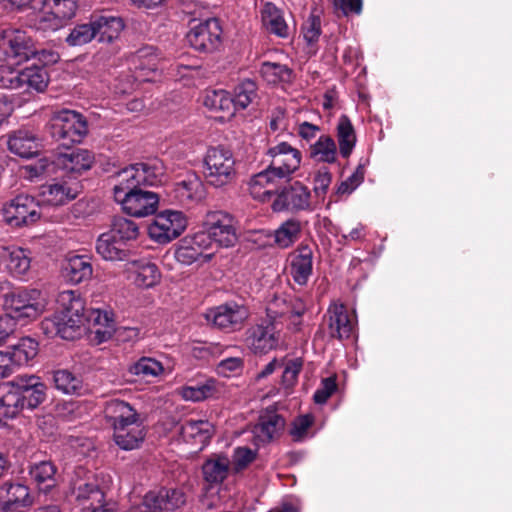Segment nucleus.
<instances>
[{
	"label": "nucleus",
	"instance_id": "nucleus-60",
	"mask_svg": "<svg viewBox=\"0 0 512 512\" xmlns=\"http://www.w3.org/2000/svg\"><path fill=\"white\" fill-rule=\"evenodd\" d=\"M78 0H49L48 7L66 23L76 15Z\"/></svg>",
	"mask_w": 512,
	"mask_h": 512
},
{
	"label": "nucleus",
	"instance_id": "nucleus-63",
	"mask_svg": "<svg viewBox=\"0 0 512 512\" xmlns=\"http://www.w3.org/2000/svg\"><path fill=\"white\" fill-rule=\"evenodd\" d=\"M302 34L304 40L309 44L313 45L316 43L321 34V22L317 16H310L307 21L303 24Z\"/></svg>",
	"mask_w": 512,
	"mask_h": 512
},
{
	"label": "nucleus",
	"instance_id": "nucleus-7",
	"mask_svg": "<svg viewBox=\"0 0 512 512\" xmlns=\"http://www.w3.org/2000/svg\"><path fill=\"white\" fill-rule=\"evenodd\" d=\"M187 227L185 215L176 210H164L154 216L147 227L152 241L164 245L178 238Z\"/></svg>",
	"mask_w": 512,
	"mask_h": 512
},
{
	"label": "nucleus",
	"instance_id": "nucleus-21",
	"mask_svg": "<svg viewBox=\"0 0 512 512\" xmlns=\"http://www.w3.org/2000/svg\"><path fill=\"white\" fill-rule=\"evenodd\" d=\"M24 396L21 394L15 379L6 383L1 389L0 395V427L7 420L15 418L24 409Z\"/></svg>",
	"mask_w": 512,
	"mask_h": 512
},
{
	"label": "nucleus",
	"instance_id": "nucleus-12",
	"mask_svg": "<svg viewBox=\"0 0 512 512\" xmlns=\"http://www.w3.org/2000/svg\"><path fill=\"white\" fill-rule=\"evenodd\" d=\"M0 47L8 58L15 59L17 63L26 61L37 54L32 38L25 31L16 28L2 31Z\"/></svg>",
	"mask_w": 512,
	"mask_h": 512
},
{
	"label": "nucleus",
	"instance_id": "nucleus-59",
	"mask_svg": "<svg viewBox=\"0 0 512 512\" xmlns=\"http://www.w3.org/2000/svg\"><path fill=\"white\" fill-rule=\"evenodd\" d=\"M176 259L186 265H189L195 261L203 258L202 252L189 242V237L182 240L180 246L175 252Z\"/></svg>",
	"mask_w": 512,
	"mask_h": 512
},
{
	"label": "nucleus",
	"instance_id": "nucleus-20",
	"mask_svg": "<svg viewBox=\"0 0 512 512\" xmlns=\"http://www.w3.org/2000/svg\"><path fill=\"white\" fill-rule=\"evenodd\" d=\"M32 504L29 489L22 483H5L0 488V512H20Z\"/></svg>",
	"mask_w": 512,
	"mask_h": 512
},
{
	"label": "nucleus",
	"instance_id": "nucleus-19",
	"mask_svg": "<svg viewBox=\"0 0 512 512\" xmlns=\"http://www.w3.org/2000/svg\"><path fill=\"white\" fill-rule=\"evenodd\" d=\"M124 271L127 274V279L139 288H152L161 279V273L157 265L146 259L127 262Z\"/></svg>",
	"mask_w": 512,
	"mask_h": 512
},
{
	"label": "nucleus",
	"instance_id": "nucleus-14",
	"mask_svg": "<svg viewBox=\"0 0 512 512\" xmlns=\"http://www.w3.org/2000/svg\"><path fill=\"white\" fill-rule=\"evenodd\" d=\"M204 227L207 228L214 240L216 247H231L237 242V234L233 219L221 211L209 212L204 220Z\"/></svg>",
	"mask_w": 512,
	"mask_h": 512
},
{
	"label": "nucleus",
	"instance_id": "nucleus-53",
	"mask_svg": "<svg viewBox=\"0 0 512 512\" xmlns=\"http://www.w3.org/2000/svg\"><path fill=\"white\" fill-rule=\"evenodd\" d=\"M108 233L124 245L126 241L136 239L138 236V226L134 221L120 217L114 220L112 228Z\"/></svg>",
	"mask_w": 512,
	"mask_h": 512
},
{
	"label": "nucleus",
	"instance_id": "nucleus-11",
	"mask_svg": "<svg viewBox=\"0 0 512 512\" xmlns=\"http://www.w3.org/2000/svg\"><path fill=\"white\" fill-rule=\"evenodd\" d=\"M222 29L216 18H207L191 26L187 41L200 52H212L220 44Z\"/></svg>",
	"mask_w": 512,
	"mask_h": 512
},
{
	"label": "nucleus",
	"instance_id": "nucleus-52",
	"mask_svg": "<svg viewBox=\"0 0 512 512\" xmlns=\"http://www.w3.org/2000/svg\"><path fill=\"white\" fill-rule=\"evenodd\" d=\"M94 38H96L95 30L90 20L88 23L77 24L71 28L65 42L68 46L77 47L90 43Z\"/></svg>",
	"mask_w": 512,
	"mask_h": 512
},
{
	"label": "nucleus",
	"instance_id": "nucleus-55",
	"mask_svg": "<svg viewBox=\"0 0 512 512\" xmlns=\"http://www.w3.org/2000/svg\"><path fill=\"white\" fill-rule=\"evenodd\" d=\"M214 381L209 380L197 386H184L178 389V394L185 400L201 401L214 393Z\"/></svg>",
	"mask_w": 512,
	"mask_h": 512
},
{
	"label": "nucleus",
	"instance_id": "nucleus-31",
	"mask_svg": "<svg viewBox=\"0 0 512 512\" xmlns=\"http://www.w3.org/2000/svg\"><path fill=\"white\" fill-rule=\"evenodd\" d=\"M280 179L267 167L265 170L253 175L249 182L250 195L261 202L270 199L277 188Z\"/></svg>",
	"mask_w": 512,
	"mask_h": 512
},
{
	"label": "nucleus",
	"instance_id": "nucleus-61",
	"mask_svg": "<svg viewBox=\"0 0 512 512\" xmlns=\"http://www.w3.org/2000/svg\"><path fill=\"white\" fill-rule=\"evenodd\" d=\"M313 416L306 414L295 418L291 424L290 435L294 441H303L308 437L309 429L313 424Z\"/></svg>",
	"mask_w": 512,
	"mask_h": 512
},
{
	"label": "nucleus",
	"instance_id": "nucleus-5",
	"mask_svg": "<svg viewBox=\"0 0 512 512\" xmlns=\"http://www.w3.org/2000/svg\"><path fill=\"white\" fill-rule=\"evenodd\" d=\"M203 175L207 183L214 187L231 183L236 176L232 152L223 147L209 148L203 160Z\"/></svg>",
	"mask_w": 512,
	"mask_h": 512
},
{
	"label": "nucleus",
	"instance_id": "nucleus-45",
	"mask_svg": "<svg viewBox=\"0 0 512 512\" xmlns=\"http://www.w3.org/2000/svg\"><path fill=\"white\" fill-rule=\"evenodd\" d=\"M21 77V89L26 91L32 89L42 92L47 87L49 81L46 69L38 66L23 69Z\"/></svg>",
	"mask_w": 512,
	"mask_h": 512
},
{
	"label": "nucleus",
	"instance_id": "nucleus-25",
	"mask_svg": "<svg viewBox=\"0 0 512 512\" xmlns=\"http://www.w3.org/2000/svg\"><path fill=\"white\" fill-rule=\"evenodd\" d=\"M213 431V425L207 420H187L180 428L182 439L199 450L209 442Z\"/></svg>",
	"mask_w": 512,
	"mask_h": 512
},
{
	"label": "nucleus",
	"instance_id": "nucleus-34",
	"mask_svg": "<svg viewBox=\"0 0 512 512\" xmlns=\"http://www.w3.org/2000/svg\"><path fill=\"white\" fill-rule=\"evenodd\" d=\"M9 150L20 157L30 158L37 154L39 149L38 138L29 130L20 129L9 136Z\"/></svg>",
	"mask_w": 512,
	"mask_h": 512
},
{
	"label": "nucleus",
	"instance_id": "nucleus-46",
	"mask_svg": "<svg viewBox=\"0 0 512 512\" xmlns=\"http://www.w3.org/2000/svg\"><path fill=\"white\" fill-rule=\"evenodd\" d=\"M9 352L17 368L26 365L38 353V343L30 338L24 337L17 344L11 346Z\"/></svg>",
	"mask_w": 512,
	"mask_h": 512
},
{
	"label": "nucleus",
	"instance_id": "nucleus-48",
	"mask_svg": "<svg viewBox=\"0 0 512 512\" xmlns=\"http://www.w3.org/2000/svg\"><path fill=\"white\" fill-rule=\"evenodd\" d=\"M138 64L135 66L137 70L136 77L141 81H150L152 78L149 76L155 73L158 69V58L152 47H146L138 51L137 56Z\"/></svg>",
	"mask_w": 512,
	"mask_h": 512
},
{
	"label": "nucleus",
	"instance_id": "nucleus-22",
	"mask_svg": "<svg viewBox=\"0 0 512 512\" xmlns=\"http://www.w3.org/2000/svg\"><path fill=\"white\" fill-rule=\"evenodd\" d=\"M313 271V251L307 246H300L289 255V272L293 280L306 285Z\"/></svg>",
	"mask_w": 512,
	"mask_h": 512
},
{
	"label": "nucleus",
	"instance_id": "nucleus-1",
	"mask_svg": "<svg viewBox=\"0 0 512 512\" xmlns=\"http://www.w3.org/2000/svg\"><path fill=\"white\" fill-rule=\"evenodd\" d=\"M58 303L60 311L41 323V329L48 337L59 336L65 340H73L81 334L86 323L95 327L92 340L98 344L113 336L115 319L110 309H85L84 300L72 290L61 292Z\"/></svg>",
	"mask_w": 512,
	"mask_h": 512
},
{
	"label": "nucleus",
	"instance_id": "nucleus-15",
	"mask_svg": "<svg viewBox=\"0 0 512 512\" xmlns=\"http://www.w3.org/2000/svg\"><path fill=\"white\" fill-rule=\"evenodd\" d=\"M185 503V495L179 489L161 488L158 491L148 492L143 503L131 510V512H161L162 510H174Z\"/></svg>",
	"mask_w": 512,
	"mask_h": 512
},
{
	"label": "nucleus",
	"instance_id": "nucleus-6",
	"mask_svg": "<svg viewBox=\"0 0 512 512\" xmlns=\"http://www.w3.org/2000/svg\"><path fill=\"white\" fill-rule=\"evenodd\" d=\"M94 161L93 155L88 150L78 149L69 154H60L54 162L47 159H39L37 162L27 165L25 169L30 172V177H38L44 173H50L56 166L74 176L89 170Z\"/></svg>",
	"mask_w": 512,
	"mask_h": 512
},
{
	"label": "nucleus",
	"instance_id": "nucleus-40",
	"mask_svg": "<svg viewBox=\"0 0 512 512\" xmlns=\"http://www.w3.org/2000/svg\"><path fill=\"white\" fill-rule=\"evenodd\" d=\"M7 251L6 267L14 277L26 275L31 267V251L22 247H10Z\"/></svg>",
	"mask_w": 512,
	"mask_h": 512
},
{
	"label": "nucleus",
	"instance_id": "nucleus-18",
	"mask_svg": "<svg viewBox=\"0 0 512 512\" xmlns=\"http://www.w3.org/2000/svg\"><path fill=\"white\" fill-rule=\"evenodd\" d=\"M84 469L79 468L75 471V477L71 480L69 493L75 502L82 509H89L94 504H100L103 501L104 494L96 484L90 482Z\"/></svg>",
	"mask_w": 512,
	"mask_h": 512
},
{
	"label": "nucleus",
	"instance_id": "nucleus-62",
	"mask_svg": "<svg viewBox=\"0 0 512 512\" xmlns=\"http://www.w3.org/2000/svg\"><path fill=\"white\" fill-rule=\"evenodd\" d=\"M21 75L22 70L14 69L10 65H1L0 86L8 89H21Z\"/></svg>",
	"mask_w": 512,
	"mask_h": 512
},
{
	"label": "nucleus",
	"instance_id": "nucleus-51",
	"mask_svg": "<svg viewBox=\"0 0 512 512\" xmlns=\"http://www.w3.org/2000/svg\"><path fill=\"white\" fill-rule=\"evenodd\" d=\"M257 97V86L252 80H244L239 83L232 96L235 112L238 109H245Z\"/></svg>",
	"mask_w": 512,
	"mask_h": 512
},
{
	"label": "nucleus",
	"instance_id": "nucleus-35",
	"mask_svg": "<svg viewBox=\"0 0 512 512\" xmlns=\"http://www.w3.org/2000/svg\"><path fill=\"white\" fill-rule=\"evenodd\" d=\"M339 150L335 140L328 134H321L309 147V158L317 163L334 164Z\"/></svg>",
	"mask_w": 512,
	"mask_h": 512
},
{
	"label": "nucleus",
	"instance_id": "nucleus-49",
	"mask_svg": "<svg viewBox=\"0 0 512 512\" xmlns=\"http://www.w3.org/2000/svg\"><path fill=\"white\" fill-rule=\"evenodd\" d=\"M53 383L57 390L68 395L80 394L83 388L82 379L65 369L53 372Z\"/></svg>",
	"mask_w": 512,
	"mask_h": 512
},
{
	"label": "nucleus",
	"instance_id": "nucleus-58",
	"mask_svg": "<svg viewBox=\"0 0 512 512\" xmlns=\"http://www.w3.org/2000/svg\"><path fill=\"white\" fill-rule=\"evenodd\" d=\"M244 360L242 356H230L222 359L216 366V372L223 377H235L242 373Z\"/></svg>",
	"mask_w": 512,
	"mask_h": 512
},
{
	"label": "nucleus",
	"instance_id": "nucleus-4",
	"mask_svg": "<svg viewBox=\"0 0 512 512\" xmlns=\"http://www.w3.org/2000/svg\"><path fill=\"white\" fill-rule=\"evenodd\" d=\"M88 132L86 119L73 110L56 112L49 121L51 137L64 147L80 143Z\"/></svg>",
	"mask_w": 512,
	"mask_h": 512
},
{
	"label": "nucleus",
	"instance_id": "nucleus-2",
	"mask_svg": "<svg viewBox=\"0 0 512 512\" xmlns=\"http://www.w3.org/2000/svg\"><path fill=\"white\" fill-rule=\"evenodd\" d=\"M47 300L38 289H18L3 296V310L20 326L36 320L46 309Z\"/></svg>",
	"mask_w": 512,
	"mask_h": 512
},
{
	"label": "nucleus",
	"instance_id": "nucleus-17",
	"mask_svg": "<svg viewBox=\"0 0 512 512\" xmlns=\"http://www.w3.org/2000/svg\"><path fill=\"white\" fill-rule=\"evenodd\" d=\"M267 315L275 320L278 317L287 316L293 329L297 330L301 324V316L306 311L305 303L298 298H289L286 295H274L268 300Z\"/></svg>",
	"mask_w": 512,
	"mask_h": 512
},
{
	"label": "nucleus",
	"instance_id": "nucleus-16",
	"mask_svg": "<svg viewBox=\"0 0 512 512\" xmlns=\"http://www.w3.org/2000/svg\"><path fill=\"white\" fill-rule=\"evenodd\" d=\"M205 318L220 329L233 331L240 328L248 318V310L243 305L230 302L210 309Z\"/></svg>",
	"mask_w": 512,
	"mask_h": 512
},
{
	"label": "nucleus",
	"instance_id": "nucleus-27",
	"mask_svg": "<svg viewBox=\"0 0 512 512\" xmlns=\"http://www.w3.org/2000/svg\"><path fill=\"white\" fill-rule=\"evenodd\" d=\"M284 426L285 421L282 416L273 411H267L260 416L253 428V434L257 443H268L280 434Z\"/></svg>",
	"mask_w": 512,
	"mask_h": 512
},
{
	"label": "nucleus",
	"instance_id": "nucleus-8",
	"mask_svg": "<svg viewBox=\"0 0 512 512\" xmlns=\"http://www.w3.org/2000/svg\"><path fill=\"white\" fill-rule=\"evenodd\" d=\"M166 168L160 159L137 163L119 171L116 181L137 186H157L166 181Z\"/></svg>",
	"mask_w": 512,
	"mask_h": 512
},
{
	"label": "nucleus",
	"instance_id": "nucleus-38",
	"mask_svg": "<svg viewBox=\"0 0 512 512\" xmlns=\"http://www.w3.org/2000/svg\"><path fill=\"white\" fill-rule=\"evenodd\" d=\"M96 251L103 259L109 261H123L128 256V252L122 242L115 237L113 238L107 232L98 237Z\"/></svg>",
	"mask_w": 512,
	"mask_h": 512
},
{
	"label": "nucleus",
	"instance_id": "nucleus-13",
	"mask_svg": "<svg viewBox=\"0 0 512 512\" xmlns=\"http://www.w3.org/2000/svg\"><path fill=\"white\" fill-rule=\"evenodd\" d=\"M272 209L275 212L284 210L292 212L312 211L311 191L304 184L296 181L277 195L273 201Z\"/></svg>",
	"mask_w": 512,
	"mask_h": 512
},
{
	"label": "nucleus",
	"instance_id": "nucleus-42",
	"mask_svg": "<svg viewBox=\"0 0 512 512\" xmlns=\"http://www.w3.org/2000/svg\"><path fill=\"white\" fill-rule=\"evenodd\" d=\"M230 460L227 456L216 455L208 459L203 465V474L207 482L219 484L223 482L229 471Z\"/></svg>",
	"mask_w": 512,
	"mask_h": 512
},
{
	"label": "nucleus",
	"instance_id": "nucleus-56",
	"mask_svg": "<svg viewBox=\"0 0 512 512\" xmlns=\"http://www.w3.org/2000/svg\"><path fill=\"white\" fill-rule=\"evenodd\" d=\"M164 371L163 365L149 357L140 358L132 367L131 372L142 377H157Z\"/></svg>",
	"mask_w": 512,
	"mask_h": 512
},
{
	"label": "nucleus",
	"instance_id": "nucleus-41",
	"mask_svg": "<svg viewBox=\"0 0 512 512\" xmlns=\"http://www.w3.org/2000/svg\"><path fill=\"white\" fill-rule=\"evenodd\" d=\"M261 15L264 25L270 32L283 38L288 36V25L283 17L281 10L277 8L273 3H265L263 5Z\"/></svg>",
	"mask_w": 512,
	"mask_h": 512
},
{
	"label": "nucleus",
	"instance_id": "nucleus-39",
	"mask_svg": "<svg viewBox=\"0 0 512 512\" xmlns=\"http://www.w3.org/2000/svg\"><path fill=\"white\" fill-rule=\"evenodd\" d=\"M56 466L50 461L34 463L29 468V475L39 490L48 492L56 485Z\"/></svg>",
	"mask_w": 512,
	"mask_h": 512
},
{
	"label": "nucleus",
	"instance_id": "nucleus-36",
	"mask_svg": "<svg viewBox=\"0 0 512 512\" xmlns=\"http://www.w3.org/2000/svg\"><path fill=\"white\" fill-rule=\"evenodd\" d=\"M335 132L339 154L342 158L348 159L352 154L357 142L354 126L348 116L341 115L339 117L335 127Z\"/></svg>",
	"mask_w": 512,
	"mask_h": 512
},
{
	"label": "nucleus",
	"instance_id": "nucleus-10",
	"mask_svg": "<svg viewBox=\"0 0 512 512\" xmlns=\"http://www.w3.org/2000/svg\"><path fill=\"white\" fill-rule=\"evenodd\" d=\"M3 214L10 225L33 224L41 217L40 201L27 194L17 195L4 206Z\"/></svg>",
	"mask_w": 512,
	"mask_h": 512
},
{
	"label": "nucleus",
	"instance_id": "nucleus-29",
	"mask_svg": "<svg viewBox=\"0 0 512 512\" xmlns=\"http://www.w3.org/2000/svg\"><path fill=\"white\" fill-rule=\"evenodd\" d=\"M114 429V441L123 450H133L139 447L144 439V429L138 420L118 425Z\"/></svg>",
	"mask_w": 512,
	"mask_h": 512
},
{
	"label": "nucleus",
	"instance_id": "nucleus-26",
	"mask_svg": "<svg viewBox=\"0 0 512 512\" xmlns=\"http://www.w3.org/2000/svg\"><path fill=\"white\" fill-rule=\"evenodd\" d=\"M80 186L78 183H54L43 186L41 188L40 202L58 206L63 205L67 201L73 200L79 193Z\"/></svg>",
	"mask_w": 512,
	"mask_h": 512
},
{
	"label": "nucleus",
	"instance_id": "nucleus-33",
	"mask_svg": "<svg viewBox=\"0 0 512 512\" xmlns=\"http://www.w3.org/2000/svg\"><path fill=\"white\" fill-rule=\"evenodd\" d=\"M174 198L182 205H188L191 202L199 201L204 196V187L200 178L191 173L179 182L173 188Z\"/></svg>",
	"mask_w": 512,
	"mask_h": 512
},
{
	"label": "nucleus",
	"instance_id": "nucleus-47",
	"mask_svg": "<svg viewBox=\"0 0 512 512\" xmlns=\"http://www.w3.org/2000/svg\"><path fill=\"white\" fill-rule=\"evenodd\" d=\"M30 26L42 33L55 32L64 27L62 21L49 7L47 10H41L32 16L29 20Z\"/></svg>",
	"mask_w": 512,
	"mask_h": 512
},
{
	"label": "nucleus",
	"instance_id": "nucleus-9",
	"mask_svg": "<svg viewBox=\"0 0 512 512\" xmlns=\"http://www.w3.org/2000/svg\"><path fill=\"white\" fill-rule=\"evenodd\" d=\"M267 155L271 158L268 168L280 179L289 180L300 168L302 153L287 142L271 146Z\"/></svg>",
	"mask_w": 512,
	"mask_h": 512
},
{
	"label": "nucleus",
	"instance_id": "nucleus-30",
	"mask_svg": "<svg viewBox=\"0 0 512 512\" xmlns=\"http://www.w3.org/2000/svg\"><path fill=\"white\" fill-rule=\"evenodd\" d=\"M302 222L297 218H290L282 222L277 229L267 232V237L273 238V244L280 249H287L294 245L301 237Z\"/></svg>",
	"mask_w": 512,
	"mask_h": 512
},
{
	"label": "nucleus",
	"instance_id": "nucleus-43",
	"mask_svg": "<svg viewBox=\"0 0 512 512\" xmlns=\"http://www.w3.org/2000/svg\"><path fill=\"white\" fill-rule=\"evenodd\" d=\"M105 416L113 428L129 421L138 420L135 410L126 402L120 400L110 401L105 408Z\"/></svg>",
	"mask_w": 512,
	"mask_h": 512
},
{
	"label": "nucleus",
	"instance_id": "nucleus-37",
	"mask_svg": "<svg viewBox=\"0 0 512 512\" xmlns=\"http://www.w3.org/2000/svg\"><path fill=\"white\" fill-rule=\"evenodd\" d=\"M247 345L255 353H266L277 346V338L268 327L255 326L248 331Z\"/></svg>",
	"mask_w": 512,
	"mask_h": 512
},
{
	"label": "nucleus",
	"instance_id": "nucleus-50",
	"mask_svg": "<svg viewBox=\"0 0 512 512\" xmlns=\"http://www.w3.org/2000/svg\"><path fill=\"white\" fill-rule=\"evenodd\" d=\"M263 78L271 84H288L294 78L293 71L286 65L264 62L260 69Z\"/></svg>",
	"mask_w": 512,
	"mask_h": 512
},
{
	"label": "nucleus",
	"instance_id": "nucleus-24",
	"mask_svg": "<svg viewBox=\"0 0 512 512\" xmlns=\"http://www.w3.org/2000/svg\"><path fill=\"white\" fill-rule=\"evenodd\" d=\"M328 326L331 337L338 339L349 338L354 329V323L350 319L347 309L343 304L333 303L327 311Z\"/></svg>",
	"mask_w": 512,
	"mask_h": 512
},
{
	"label": "nucleus",
	"instance_id": "nucleus-32",
	"mask_svg": "<svg viewBox=\"0 0 512 512\" xmlns=\"http://www.w3.org/2000/svg\"><path fill=\"white\" fill-rule=\"evenodd\" d=\"M63 277L72 284H79L91 278L93 273L90 258L87 255L67 257L62 268Z\"/></svg>",
	"mask_w": 512,
	"mask_h": 512
},
{
	"label": "nucleus",
	"instance_id": "nucleus-28",
	"mask_svg": "<svg viewBox=\"0 0 512 512\" xmlns=\"http://www.w3.org/2000/svg\"><path fill=\"white\" fill-rule=\"evenodd\" d=\"M91 21L99 42L111 43L124 29L122 18L109 14L92 16Z\"/></svg>",
	"mask_w": 512,
	"mask_h": 512
},
{
	"label": "nucleus",
	"instance_id": "nucleus-44",
	"mask_svg": "<svg viewBox=\"0 0 512 512\" xmlns=\"http://www.w3.org/2000/svg\"><path fill=\"white\" fill-rule=\"evenodd\" d=\"M203 104L210 110L223 112L227 117L235 114L232 96L225 90L207 91Z\"/></svg>",
	"mask_w": 512,
	"mask_h": 512
},
{
	"label": "nucleus",
	"instance_id": "nucleus-57",
	"mask_svg": "<svg viewBox=\"0 0 512 512\" xmlns=\"http://www.w3.org/2000/svg\"><path fill=\"white\" fill-rule=\"evenodd\" d=\"M302 366L303 362L300 358L282 359V384L285 388L289 389L296 383Z\"/></svg>",
	"mask_w": 512,
	"mask_h": 512
},
{
	"label": "nucleus",
	"instance_id": "nucleus-3",
	"mask_svg": "<svg viewBox=\"0 0 512 512\" xmlns=\"http://www.w3.org/2000/svg\"><path fill=\"white\" fill-rule=\"evenodd\" d=\"M113 191L115 200L131 216L145 217L158 208L159 196L155 192L141 190L137 185L116 181Z\"/></svg>",
	"mask_w": 512,
	"mask_h": 512
},
{
	"label": "nucleus",
	"instance_id": "nucleus-54",
	"mask_svg": "<svg viewBox=\"0 0 512 512\" xmlns=\"http://www.w3.org/2000/svg\"><path fill=\"white\" fill-rule=\"evenodd\" d=\"M189 242L192 245H195L200 250V252H202L204 261L210 260L215 251L218 249L214 240L212 239L211 234L204 226L201 230L197 231L189 237Z\"/></svg>",
	"mask_w": 512,
	"mask_h": 512
},
{
	"label": "nucleus",
	"instance_id": "nucleus-64",
	"mask_svg": "<svg viewBox=\"0 0 512 512\" xmlns=\"http://www.w3.org/2000/svg\"><path fill=\"white\" fill-rule=\"evenodd\" d=\"M336 377L331 376L321 381L320 387L314 393V401L317 404H324L336 391Z\"/></svg>",
	"mask_w": 512,
	"mask_h": 512
},
{
	"label": "nucleus",
	"instance_id": "nucleus-23",
	"mask_svg": "<svg viewBox=\"0 0 512 512\" xmlns=\"http://www.w3.org/2000/svg\"><path fill=\"white\" fill-rule=\"evenodd\" d=\"M15 384L24 396V408L34 409L46 398V385L35 375L17 376Z\"/></svg>",
	"mask_w": 512,
	"mask_h": 512
}]
</instances>
